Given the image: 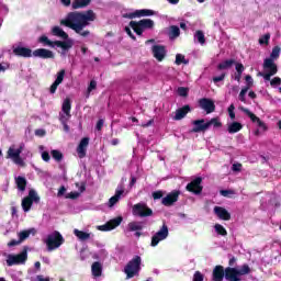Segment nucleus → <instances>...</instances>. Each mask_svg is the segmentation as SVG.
Segmentation results:
<instances>
[{
  "instance_id": "nucleus-1",
  "label": "nucleus",
  "mask_w": 281,
  "mask_h": 281,
  "mask_svg": "<svg viewBox=\"0 0 281 281\" xmlns=\"http://www.w3.org/2000/svg\"><path fill=\"white\" fill-rule=\"evenodd\" d=\"M95 21V13L91 10L88 11H74L69 12L64 19L60 20V25L74 30L80 36H89V31H82L83 27H87Z\"/></svg>"
},
{
  "instance_id": "nucleus-2",
  "label": "nucleus",
  "mask_w": 281,
  "mask_h": 281,
  "mask_svg": "<svg viewBox=\"0 0 281 281\" xmlns=\"http://www.w3.org/2000/svg\"><path fill=\"white\" fill-rule=\"evenodd\" d=\"M25 148V144H20V145H11L7 151V159H11L13 164L16 166H25V161L21 157V153H23Z\"/></svg>"
},
{
  "instance_id": "nucleus-3",
  "label": "nucleus",
  "mask_w": 281,
  "mask_h": 281,
  "mask_svg": "<svg viewBox=\"0 0 281 281\" xmlns=\"http://www.w3.org/2000/svg\"><path fill=\"white\" fill-rule=\"evenodd\" d=\"M251 272V269L248 265H244L240 268H226L225 269V279L227 281H240L241 276H247Z\"/></svg>"
},
{
  "instance_id": "nucleus-4",
  "label": "nucleus",
  "mask_w": 281,
  "mask_h": 281,
  "mask_svg": "<svg viewBox=\"0 0 281 281\" xmlns=\"http://www.w3.org/2000/svg\"><path fill=\"white\" fill-rule=\"evenodd\" d=\"M38 43H42L46 47H60L63 52H67L74 47V40L52 42L49 37L45 35L38 38Z\"/></svg>"
},
{
  "instance_id": "nucleus-5",
  "label": "nucleus",
  "mask_w": 281,
  "mask_h": 281,
  "mask_svg": "<svg viewBox=\"0 0 281 281\" xmlns=\"http://www.w3.org/2000/svg\"><path fill=\"white\" fill-rule=\"evenodd\" d=\"M44 243L47 247V251H54L65 243V238H63V235L58 232L50 233L46 236L44 239Z\"/></svg>"
},
{
  "instance_id": "nucleus-6",
  "label": "nucleus",
  "mask_w": 281,
  "mask_h": 281,
  "mask_svg": "<svg viewBox=\"0 0 281 281\" xmlns=\"http://www.w3.org/2000/svg\"><path fill=\"white\" fill-rule=\"evenodd\" d=\"M130 25L138 36H142V34H144V30H153V27H155V21L144 19L138 22L132 21Z\"/></svg>"
},
{
  "instance_id": "nucleus-7",
  "label": "nucleus",
  "mask_w": 281,
  "mask_h": 281,
  "mask_svg": "<svg viewBox=\"0 0 281 281\" xmlns=\"http://www.w3.org/2000/svg\"><path fill=\"white\" fill-rule=\"evenodd\" d=\"M263 71L259 72V76L263 77V80L269 81L271 77L278 74V65L276 61H271V59H263Z\"/></svg>"
},
{
  "instance_id": "nucleus-8",
  "label": "nucleus",
  "mask_w": 281,
  "mask_h": 281,
  "mask_svg": "<svg viewBox=\"0 0 281 281\" xmlns=\"http://www.w3.org/2000/svg\"><path fill=\"white\" fill-rule=\"evenodd\" d=\"M139 265H142V257H134L125 267L124 271L127 278H135L139 273Z\"/></svg>"
},
{
  "instance_id": "nucleus-9",
  "label": "nucleus",
  "mask_w": 281,
  "mask_h": 281,
  "mask_svg": "<svg viewBox=\"0 0 281 281\" xmlns=\"http://www.w3.org/2000/svg\"><path fill=\"white\" fill-rule=\"evenodd\" d=\"M61 124H65L71 120V100L65 99L61 105V113L59 114Z\"/></svg>"
},
{
  "instance_id": "nucleus-10",
  "label": "nucleus",
  "mask_w": 281,
  "mask_h": 281,
  "mask_svg": "<svg viewBox=\"0 0 281 281\" xmlns=\"http://www.w3.org/2000/svg\"><path fill=\"white\" fill-rule=\"evenodd\" d=\"M155 15V11L150 9H142V10H130L128 12H123L122 16L124 19H137L139 16H153Z\"/></svg>"
},
{
  "instance_id": "nucleus-11",
  "label": "nucleus",
  "mask_w": 281,
  "mask_h": 281,
  "mask_svg": "<svg viewBox=\"0 0 281 281\" xmlns=\"http://www.w3.org/2000/svg\"><path fill=\"white\" fill-rule=\"evenodd\" d=\"M132 214L134 216H140L142 218H144L146 216H153V210H150L148 205L144 203H138L133 206Z\"/></svg>"
},
{
  "instance_id": "nucleus-12",
  "label": "nucleus",
  "mask_w": 281,
  "mask_h": 281,
  "mask_svg": "<svg viewBox=\"0 0 281 281\" xmlns=\"http://www.w3.org/2000/svg\"><path fill=\"white\" fill-rule=\"evenodd\" d=\"M27 260V250L22 251L19 255H8L7 265L13 267V265H23Z\"/></svg>"
},
{
  "instance_id": "nucleus-13",
  "label": "nucleus",
  "mask_w": 281,
  "mask_h": 281,
  "mask_svg": "<svg viewBox=\"0 0 281 281\" xmlns=\"http://www.w3.org/2000/svg\"><path fill=\"white\" fill-rule=\"evenodd\" d=\"M168 238V226L162 225L161 229H159L151 237V247H157L161 240H166Z\"/></svg>"
},
{
  "instance_id": "nucleus-14",
  "label": "nucleus",
  "mask_w": 281,
  "mask_h": 281,
  "mask_svg": "<svg viewBox=\"0 0 281 281\" xmlns=\"http://www.w3.org/2000/svg\"><path fill=\"white\" fill-rule=\"evenodd\" d=\"M122 196H126V191L124 190L123 186H119L115 190V194L109 199L108 207H113L114 205H117V203H120V201L122 200Z\"/></svg>"
},
{
  "instance_id": "nucleus-15",
  "label": "nucleus",
  "mask_w": 281,
  "mask_h": 281,
  "mask_svg": "<svg viewBox=\"0 0 281 281\" xmlns=\"http://www.w3.org/2000/svg\"><path fill=\"white\" fill-rule=\"evenodd\" d=\"M239 111H241L243 113L248 115V117H250L251 122L257 124L259 126V128H261V131H267V128H268L267 124L265 122H262V120H260V117L256 116V114H254L251 111H249V109H246L245 106H239Z\"/></svg>"
},
{
  "instance_id": "nucleus-16",
  "label": "nucleus",
  "mask_w": 281,
  "mask_h": 281,
  "mask_svg": "<svg viewBox=\"0 0 281 281\" xmlns=\"http://www.w3.org/2000/svg\"><path fill=\"white\" fill-rule=\"evenodd\" d=\"M121 223H122V217H116L103 225L98 226L97 229H99V232H111L112 229H115V227H119Z\"/></svg>"
},
{
  "instance_id": "nucleus-17",
  "label": "nucleus",
  "mask_w": 281,
  "mask_h": 281,
  "mask_svg": "<svg viewBox=\"0 0 281 281\" xmlns=\"http://www.w3.org/2000/svg\"><path fill=\"white\" fill-rule=\"evenodd\" d=\"M151 54L154 56V58H156V60H158V63H161L164 60V58H166V46L164 45H154L151 47Z\"/></svg>"
},
{
  "instance_id": "nucleus-18",
  "label": "nucleus",
  "mask_w": 281,
  "mask_h": 281,
  "mask_svg": "<svg viewBox=\"0 0 281 281\" xmlns=\"http://www.w3.org/2000/svg\"><path fill=\"white\" fill-rule=\"evenodd\" d=\"M177 201H179V191H172L162 198L161 203L162 205H166V207H170V205H175Z\"/></svg>"
},
{
  "instance_id": "nucleus-19",
  "label": "nucleus",
  "mask_w": 281,
  "mask_h": 281,
  "mask_svg": "<svg viewBox=\"0 0 281 281\" xmlns=\"http://www.w3.org/2000/svg\"><path fill=\"white\" fill-rule=\"evenodd\" d=\"M199 104L201 106V109H203V111H205V113H214V111L216 110V105L214 104V101H212L211 99H201L199 101Z\"/></svg>"
},
{
  "instance_id": "nucleus-20",
  "label": "nucleus",
  "mask_w": 281,
  "mask_h": 281,
  "mask_svg": "<svg viewBox=\"0 0 281 281\" xmlns=\"http://www.w3.org/2000/svg\"><path fill=\"white\" fill-rule=\"evenodd\" d=\"M201 178H195L187 186V190L189 192H193V194H201V192L203 191V187H201Z\"/></svg>"
},
{
  "instance_id": "nucleus-21",
  "label": "nucleus",
  "mask_w": 281,
  "mask_h": 281,
  "mask_svg": "<svg viewBox=\"0 0 281 281\" xmlns=\"http://www.w3.org/2000/svg\"><path fill=\"white\" fill-rule=\"evenodd\" d=\"M193 128L191 130V133H203L207 131L209 124L205 123V120H195L192 122Z\"/></svg>"
},
{
  "instance_id": "nucleus-22",
  "label": "nucleus",
  "mask_w": 281,
  "mask_h": 281,
  "mask_svg": "<svg viewBox=\"0 0 281 281\" xmlns=\"http://www.w3.org/2000/svg\"><path fill=\"white\" fill-rule=\"evenodd\" d=\"M213 212L221 221H229L232 218V214L223 206H215Z\"/></svg>"
},
{
  "instance_id": "nucleus-23",
  "label": "nucleus",
  "mask_w": 281,
  "mask_h": 281,
  "mask_svg": "<svg viewBox=\"0 0 281 281\" xmlns=\"http://www.w3.org/2000/svg\"><path fill=\"white\" fill-rule=\"evenodd\" d=\"M33 56L35 58H54V52L47 49V48H37L33 52Z\"/></svg>"
},
{
  "instance_id": "nucleus-24",
  "label": "nucleus",
  "mask_w": 281,
  "mask_h": 281,
  "mask_svg": "<svg viewBox=\"0 0 281 281\" xmlns=\"http://www.w3.org/2000/svg\"><path fill=\"white\" fill-rule=\"evenodd\" d=\"M64 80H65V69H61L57 72L56 79L50 86V93H56V89H58L59 85H63Z\"/></svg>"
},
{
  "instance_id": "nucleus-25",
  "label": "nucleus",
  "mask_w": 281,
  "mask_h": 281,
  "mask_svg": "<svg viewBox=\"0 0 281 281\" xmlns=\"http://www.w3.org/2000/svg\"><path fill=\"white\" fill-rule=\"evenodd\" d=\"M74 235L76 236V238H78V240L81 241L91 240V238H93V233L80 231L77 228L74 229Z\"/></svg>"
},
{
  "instance_id": "nucleus-26",
  "label": "nucleus",
  "mask_w": 281,
  "mask_h": 281,
  "mask_svg": "<svg viewBox=\"0 0 281 281\" xmlns=\"http://www.w3.org/2000/svg\"><path fill=\"white\" fill-rule=\"evenodd\" d=\"M52 34L53 36H57L58 38H63L64 41H71V38H69V34H67V32H65V30H63V27L60 26H53Z\"/></svg>"
},
{
  "instance_id": "nucleus-27",
  "label": "nucleus",
  "mask_w": 281,
  "mask_h": 281,
  "mask_svg": "<svg viewBox=\"0 0 281 281\" xmlns=\"http://www.w3.org/2000/svg\"><path fill=\"white\" fill-rule=\"evenodd\" d=\"M87 146H89V138L85 137L81 139V142L79 143V146L77 147V153H78V156L80 157V159L86 157Z\"/></svg>"
},
{
  "instance_id": "nucleus-28",
  "label": "nucleus",
  "mask_w": 281,
  "mask_h": 281,
  "mask_svg": "<svg viewBox=\"0 0 281 281\" xmlns=\"http://www.w3.org/2000/svg\"><path fill=\"white\" fill-rule=\"evenodd\" d=\"M15 56H23V58H32V49L23 46H18L13 49Z\"/></svg>"
},
{
  "instance_id": "nucleus-29",
  "label": "nucleus",
  "mask_w": 281,
  "mask_h": 281,
  "mask_svg": "<svg viewBox=\"0 0 281 281\" xmlns=\"http://www.w3.org/2000/svg\"><path fill=\"white\" fill-rule=\"evenodd\" d=\"M223 278H225V269H223V266H216L213 269V280L223 281Z\"/></svg>"
},
{
  "instance_id": "nucleus-30",
  "label": "nucleus",
  "mask_w": 281,
  "mask_h": 281,
  "mask_svg": "<svg viewBox=\"0 0 281 281\" xmlns=\"http://www.w3.org/2000/svg\"><path fill=\"white\" fill-rule=\"evenodd\" d=\"M20 243H23V240H26V238H30V236H36V228H29L26 231H22L18 234Z\"/></svg>"
},
{
  "instance_id": "nucleus-31",
  "label": "nucleus",
  "mask_w": 281,
  "mask_h": 281,
  "mask_svg": "<svg viewBox=\"0 0 281 281\" xmlns=\"http://www.w3.org/2000/svg\"><path fill=\"white\" fill-rule=\"evenodd\" d=\"M188 113H190V106L186 105L179 110L176 111V115L173 117V120H183V117H186V115H188Z\"/></svg>"
},
{
  "instance_id": "nucleus-32",
  "label": "nucleus",
  "mask_w": 281,
  "mask_h": 281,
  "mask_svg": "<svg viewBox=\"0 0 281 281\" xmlns=\"http://www.w3.org/2000/svg\"><path fill=\"white\" fill-rule=\"evenodd\" d=\"M280 54H281V47L274 46L272 48L270 56L268 58H266V60H271V61L276 63V60H278L280 58Z\"/></svg>"
},
{
  "instance_id": "nucleus-33",
  "label": "nucleus",
  "mask_w": 281,
  "mask_h": 281,
  "mask_svg": "<svg viewBox=\"0 0 281 281\" xmlns=\"http://www.w3.org/2000/svg\"><path fill=\"white\" fill-rule=\"evenodd\" d=\"M130 232H142L144 229V223L142 222H131L127 225Z\"/></svg>"
},
{
  "instance_id": "nucleus-34",
  "label": "nucleus",
  "mask_w": 281,
  "mask_h": 281,
  "mask_svg": "<svg viewBox=\"0 0 281 281\" xmlns=\"http://www.w3.org/2000/svg\"><path fill=\"white\" fill-rule=\"evenodd\" d=\"M91 271L94 278H100L102 276V263L98 261L92 263Z\"/></svg>"
},
{
  "instance_id": "nucleus-35",
  "label": "nucleus",
  "mask_w": 281,
  "mask_h": 281,
  "mask_svg": "<svg viewBox=\"0 0 281 281\" xmlns=\"http://www.w3.org/2000/svg\"><path fill=\"white\" fill-rule=\"evenodd\" d=\"M227 131L231 134L238 133L239 131H243V124L238 122L229 123L227 126Z\"/></svg>"
},
{
  "instance_id": "nucleus-36",
  "label": "nucleus",
  "mask_w": 281,
  "mask_h": 281,
  "mask_svg": "<svg viewBox=\"0 0 281 281\" xmlns=\"http://www.w3.org/2000/svg\"><path fill=\"white\" fill-rule=\"evenodd\" d=\"M91 3V0H74L72 10H80V8H87Z\"/></svg>"
},
{
  "instance_id": "nucleus-37",
  "label": "nucleus",
  "mask_w": 281,
  "mask_h": 281,
  "mask_svg": "<svg viewBox=\"0 0 281 281\" xmlns=\"http://www.w3.org/2000/svg\"><path fill=\"white\" fill-rule=\"evenodd\" d=\"M268 82H270V87H272V89H278L279 93H281V78L280 77H274V78L268 80Z\"/></svg>"
},
{
  "instance_id": "nucleus-38",
  "label": "nucleus",
  "mask_w": 281,
  "mask_h": 281,
  "mask_svg": "<svg viewBox=\"0 0 281 281\" xmlns=\"http://www.w3.org/2000/svg\"><path fill=\"white\" fill-rule=\"evenodd\" d=\"M85 191V184H79V192L74 191L70 193L66 194V199H78V196H80V194H82V192Z\"/></svg>"
},
{
  "instance_id": "nucleus-39",
  "label": "nucleus",
  "mask_w": 281,
  "mask_h": 281,
  "mask_svg": "<svg viewBox=\"0 0 281 281\" xmlns=\"http://www.w3.org/2000/svg\"><path fill=\"white\" fill-rule=\"evenodd\" d=\"M194 41H196V43H200V45H205V34L203 33V31L195 32Z\"/></svg>"
},
{
  "instance_id": "nucleus-40",
  "label": "nucleus",
  "mask_w": 281,
  "mask_h": 281,
  "mask_svg": "<svg viewBox=\"0 0 281 281\" xmlns=\"http://www.w3.org/2000/svg\"><path fill=\"white\" fill-rule=\"evenodd\" d=\"M16 186L21 192L25 191V186H27V181L23 177H18L16 180Z\"/></svg>"
},
{
  "instance_id": "nucleus-41",
  "label": "nucleus",
  "mask_w": 281,
  "mask_h": 281,
  "mask_svg": "<svg viewBox=\"0 0 281 281\" xmlns=\"http://www.w3.org/2000/svg\"><path fill=\"white\" fill-rule=\"evenodd\" d=\"M32 200L30 198H24L22 200V207L24 212H30L32 210Z\"/></svg>"
},
{
  "instance_id": "nucleus-42",
  "label": "nucleus",
  "mask_w": 281,
  "mask_h": 281,
  "mask_svg": "<svg viewBox=\"0 0 281 281\" xmlns=\"http://www.w3.org/2000/svg\"><path fill=\"white\" fill-rule=\"evenodd\" d=\"M234 59H227L225 61H222L218 65V69H231V67L234 65Z\"/></svg>"
},
{
  "instance_id": "nucleus-43",
  "label": "nucleus",
  "mask_w": 281,
  "mask_h": 281,
  "mask_svg": "<svg viewBox=\"0 0 281 281\" xmlns=\"http://www.w3.org/2000/svg\"><path fill=\"white\" fill-rule=\"evenodd\" d=\"M206 124H209V128L210 126H214V128H221V126H223V123H221V120L216 117L211 119L209 122H206Z\"/></svg>"
},
{
  "instance_id": "nucleus-44",
  "label": "nucleus",
  "mask_w": 281,
  "mask_h": 281,
  "mask_svg": "<svg viewBox=\"0 0 281 281\" xmlns=\"http://www.w3.org/2000/svg\"><path fill=\"white\" fill-rule=\"evenodd\" d=\"M214 229L220 236H227V229L221 224H215Z\"/></svg>"
},
{
  "instance_id": "nucleus-45",
  "label": "nucleus",
  "mask_w": 281,
  "mask_h": 281,
  "mask_svg": "<svg viewBox=\"0 0 281 281\" xmlns=\"http://www.w3.org/2000/svg\"><path fill=\"white\" fill-rule=\"evenodd\" d=\"M269 41H271V34L266 33L259 37V45H269Z\"/></svg>"
},
{
  "instance_id": "nucleus-46",
  "label": "nucleus",
  "mask_w": 281,
  "mask_h": 281,
  "mask_svg": "<svg viewBox=\"0 0 281 281\" xmlns=\"http://www.w3.org/2000/svg\"><path fill=\"white\" fill-rule=\"evenodd\" d=\"M180 34V30L178 29V26H170L169 29V37L170 38H177V36H179Z\"/></svg>"
},
{
  "instance_id": "nucleus-47",
  "label": "nucleus",
  "mask_w": 281,
  "mask_h": 281,
  "mask_svg": "<svg viewBox=\"0 0 281 281\" xmlns=\"http://www.w3.org/2000/svg\"><path fill=\"white\" fill-rule=\"evenodd\" d=\"M50 155L55 161H63V153L60 150L54 149L50 151Z\"/></svg>"
},
{
  "instance_id": "nucleus-48",
  "label": "nucleus",
  "mask_w": 281,
  "mask_h": 281,
  "mask_svg": "<svg viewBox=\"0 0 281 281\" xmlns=\"http://www.w3.org/2000/svg\"><path fill=\"white\" fill-rule=\"evenodd\" d=\"M26 199H30L33 203L35 201V203H38V201L41 200V198H38V193H36V191L31 190L29 192V196H26Z\"/></svg>"
},
{
  "instance_id": "nucleus-49",
  "label": "nucleus",
  "mask_w": 281,
  "mask_h": 281,
  "mask_svg": "<svg viewBox=\"0 0 281 281\" xmlns=\"http://www.w3.org/2000/svg\"><path fill=\"white\" fill-rule=\"evenodd\" d=\"M247 91H249V88H243L239 93V100L240 102L247 103Z\"/></svg>"
},
{
  "instance_id": "nucleus-50",
  "label": "nucleus",
  "mask_w": 281,
  "mask_h": 281,
  "mask_svg": "<svg viewBox=\"0 0 281 281\" xmlns=\"http://www.w3.org/2000/svg\"><path fill=\"white\" fill-rule=\"evenodd\" d=\"M184 64L187 65L188 61H186V56L181 55V54H177L176 55V65H181Z\"/></svg>"
},
{
  "instance_id": "nucleus-51",
  "label": "nucleus",
  "mask_w": 281,
  "mask_h": 281,
  "mask_svg": "<svg viewBox=\"0 0 281 281\" xmlns=\"http://www.w3.org/2000/svg\"><path fill=\"white\" fill-rule=\"evenodd\" d=\"M246 82H247V87H245L244 89H251V87H254V78H251L250 75L246 76Z\"/></svg>"
},
{
  "instance_id": "nucleus-52",
  "label": "nucleus",
  "mask_w": 281,
  "mask_h": 281,
  "mask_svg": "<svg viewBox=\"0 0 281 281\" xmlns=\"http://www.w3.org/2000/svg\"><path fill=\"white\" fill-rule=\"evenodd\" d=\"M178 94L181 95L182 98H186L188 95V88H184V87L178 88Z\"/></svg>"
},
{
  "instance_id": "nucleus-53",
  "label": "nucleus",
  "mask_w": 281,
  "mask_h": 281,
  "mask_svg": "<svg viewBox=\"0 0 281 281\" xmlns=\"http://www.w3.org/2000/svg\"><path fill=\"white\" fill-rule=\"evenodd\" d=\"M203 273L196 271L194 274H193V280L192 281H203Z\"/></svg>"
},
{
  "instance_id": "nucleus-54",
  "label": "nucleus",
  "mask_w": 281,
  "mask_h": 281,
  "mask_svg": "<svg viewBox=\"0 0 281 281\" xmlns=\"http://www.w3.org/2000/svg\"><path fill=\"white\" fill-rule=\"evenodd\" d=\"M32 281H49V277H44V276L40 274V276H36L35 278H33Z\"/></svg>"
},
{
  "instance_id": "nucleus-55",
  "label": "nucleus",
  "mask_w": 281,
  "mask_h": 281,
  "mask_svg": "<svg viewBox=\"0 0 281 281\" xmlns=\"http://www.w3.org/2000/svg\"><path fill=\"white\" fill-rule=\"evenodd\" d=\"M42 159L43 161H49L52 159V157L49 156V151H42Z\"/></svg>"
},
{
  "instance_id": "nucleus-56",
  "label": "nucleus",
  "mask_w": 281,
  "mask_h": 281,
  "mask_svg": "<svg viewBox=\"0 0 281 281\" xmlns=\"http://www.w3.org/2000/svg\"><path fill=\"white\" fill-rule=\"evenodd\" d=\"M95 87H98V82H95V80L90 81V85L88 87V93L92 92Z\"/></svg>"
},
{
  "instance_id": "nucleus-57",
  "label": "nucleus",
  "mask_w": 281,
  "mask_h": 281,
  "mask_svg": "<svg viewBox=\"0 0 281 281\" xmlns=\"http://www.w3.org/2000/svg\"><path fill=\"white\" fill-rule=\"evenodd\" d=\"M32 157H34V154H32V150H26L22 159L23 161H25V159H32Z\"/></svg>"
},
{
  "instance_id": "nucleus-58",
  "label": "nucleus",
  "mask_w": 281,
  "mask_h": 281,
  "mask_svg": "<svg viewBox=\"0 0 281 281\" xmlns=\"http://www.w3.org/2000/svg\"><path fill=\"white\" fill-rule=\"evenodd\" d=\"M235 69L237 74H243V71H245V66H243V64H236Z\"/></svg>"
},
{
  "instance_id": "nucleus-59",
  "label": "nucleus",
  "mask_w": 281,
  "mask_h": 281,
  "mask_svg": "<svg viewBox=\"0 0 281 281\" xmlns=\"http://www.w3.org/2000/svg\"><path fill=\"white\" fill-rule=\"evenodd\" d=\"M241 168H243V165L234 164L233 167H232V170H234V172H240Z\"/></svg>"
},
{
  "instance_id": "nucleus-60",
  "label": "nucleus",
  "mask_w": 281,
  "mask_h": 281,
  "mask_svg": "<svg viewBox=\"0 0 281 281\" xmlns=\"http://www.w3.org/2000/svg\"><path fill=\"white\" fill-rule=\"evenodd\" d=\"M161 196H164V193L161 191H156V192L153 193V198L155 200L161 199Z\"/></svg>"
},
{
  "instance_id": "nucleus-61",
  "label": "nucleus",
  "mask_w": 281,
  "mask_h": 281,
  "mask_svg": "<svg viewBox=\"0 0 281 281\" xmlns=\"http://www.w3.org/2000/svg\"><path fill=\"white\" fill-rule=\"evenodd\" d=\"M35 135L37 137H45V130H36Z\"/></svg>"
},
{
  "instance_id": "nucleus-62",
  "label": "nucleus",
  "mask_w": 281,
  "mask_h": 281,
  "mask_svg": "<svg viewBox=\"0 0 281 281\" xmlns=\"http://www.w3.org/2000/svg\"><path fill=\"white\" fill-rule=\"evenodd\" d=\"M222 80H225V74L213 78L214 82H222Z\"/></svg>"
},
{
  "instance_id": "nucleus-63",
  "label": "nucleus",
  "mask_w": 281,
  "mask_h": 281,
  "mask_svg": "<svg viewBox=\"0 0 281 281\" xmlns=\"http://www.w3.org/2000/svg\"><path fill=\"white\" fill-rule=\"evenodd\" d=\"M10 69V64H0V71H7Z\"/></svg>"
},
{
  "instance_id": "nucleus-64",
  "label": "nucleus",
  "mask_w": 281,
  "mask_h": 281,
  "mask_svg": "<svg viewBox=\"0 0 281 281\" xmlns=\"http://www.w3.org/2000/svg\"><path fill=\"white\" fill-rule=\"evenodd\" d=\"M65 192H67V189H66L65 187H61V188L58 190L57 196H64V195H65Z\"/></svg>"
}]
</instances>
